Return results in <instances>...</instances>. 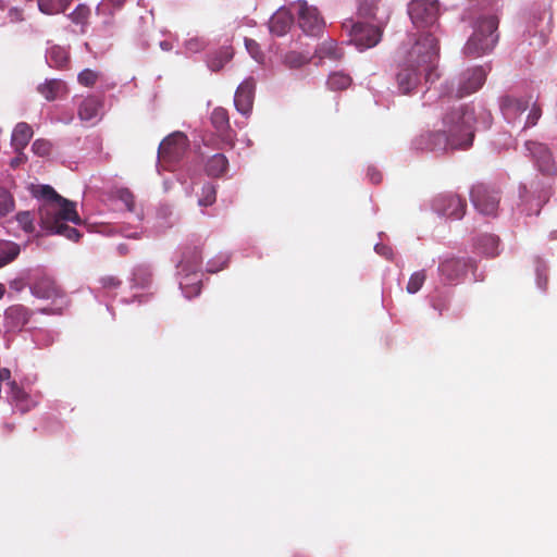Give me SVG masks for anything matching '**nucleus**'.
Masks as SVG:
<instances>
[{
	"mask_svg": "<svg viewBox=\"0 0 557 557\" xmlns=\"http://www.w3.org/2000/svg\"><path fill=\"white\" fill-rule=\"evenodd\" d=\"M432 209L438 215L458 220L465 214L466 203L457 195L445 194L433 199Z\"/></svg>",
	"mask_w": 557,
	"mask_h": 557,
	"instance_id": "obj_14",
	"label": "nucleus"
},
{
	"mask_svg": "<svg viewBox=\"0 0 557 557\" xmlns=\"http://www.w3.org/2000/svg\"><path fill=\"white\" fill-rule=\"evenodd\" d=\"M425 278H426V275L423 270L414 272L408 281V284L406 287L407 292L409 294L418 293L421 289L422 285L424 284Z\"/></svg>",
	"mask_w": 557,
	"mask_h": 557,
	"instance_id": "obj_37",
	"label": "nucleus"
},
{
	"mask_svg": "<svg viewBox=\"0 0 557 557\" xmlns=\"http://www.w3.org/2000/svg\"><path fill=\"white\" fill-rule=\"evenodd\" d=\"M519 196L522 201H528V189L525 186H521L519 190Z\"/></svg>",
	"mask_w": 557,
	"mask_h": 557,
	"instance_id": "obj_55",
	"label": "nucleus"
},
{
	"mask_svg": "<svg viewBox=\"0 0 557 557\" xmlns=\"http://www.w3.org/2000/svg\"><path fill=\"white\" fill-rule=\"evenodd\" d=\"M69 53L65 48L52 46L48 49L46 60L51 67H62L66 64Z\"/></svg>",
	"mask_w": 557,
	"mask_h": 557,
	"instance_id": "obj_28",
	"label": "nucleus"
},
{
	"mask_svg": "<svg viewBox=\"0 0 557 557\" xmlns=\"http://www.w3.org/2000/svg\"><path fill=\"white\" fill-rule=\"evenodd\" d=\"M10 376H11L10 370H8L5 368L0 369V382L8 381V383H11ZM8 385L10 386V384H8Z\"/></svg>",
	"mask_w": 557,
	"mask_h": 557,
	"instance_id": "obj_53",
	"label": "nucleus"
},
{
	"mask_svg": "<svg viewBox=\"0 0 557 557\" xmlns=\"http://www.w3.org/2000/svg\"><path fill=\"white\" fill-rule=\"evenodd\" d=\"M368 176H369L370 181L375 184L380 183L381 178H382L381 173L379 171H376L375 169H369Z\"/></svg>",
	"mask_w": 557,
	"mask_h": 557,
	"instance_id": "obj_50",
	"label": "nucleus"
},
{
	"mask_svg": "<svg viewBox=\"0 0 557 557\" xmlns=\"http://www.w3.org/2000/svg\"><path fill=\"white\" fill-rule=\"evenodd\" d=\"M16 221L22 226V228L27 233L33 232L35 228L33 224V218L28 211H22L17 213Z\"/></svg>",
	"mask_w": 557,
	"mask_h": 557,
	"instance_id": "obj_42",
	"label": "nucleus"
},
{
	"mask_svg": "<svg viewBox=\"0 0 557 557\" xmlns=\"http://www.w3.org/2000/svg\"><path fill=\"white\" fill-rule=\"evenodd\" d=\"M30 311L23 305H13L4 312V324L10 331L21 330L28 323Z\"/></svg>",
	"mask_w": 557,
	"mask_h": 557,
	"instance_id": "obj_17",
	"label": "nucleus"
},
{
	"mask_svg": "<svg viewBox=\"0 0 557 557\" xmlns=\"http://www.w3.org/2000/svg\"><path fill=\"white\" fill-rule=\"evenodd\" d=\"M544 272H545V265L542 263H539L536 265V284H537L539 288H541L542 290H544L546 287V276H544Z\"/></svg>",
	"mask_w": 557,
	"mask_h": 557,
	"instance_id": "obj_47",
	"label": "nucleus"
},
{
	"mask_svg": "<svg viewBox=\"0 0 557 557\" xmlns=\"http://www.w3.org/2000/svg\"><path fill=\"white\" fill-rule=\"evenodd\" d=\"M101 102L98 98L89 96L83 99L78 106V116L81 121L96 124L100 120Z\"/></svg>",
	"mask_w": 557,
	"mask_h": 557,
	"instance_id": "obj_18",
	"label": "nucleus"
},
{
	"mask_svg": "<svg viewBox=\"0 0 557 557\" xmlns=\"http://www.w3.org/2000/svg\"><path fill=\"white\" fill-rule=\"evenodd\" d=\"M233 57V51L230 47L221 49L213 57L209 58L207 63L211 71L221 70Z\"/></svg>",
	"mask_w": 557,
	"mask_h": 557,
	"instance_id": "obj_30",
	"label": "nucleus"
},
{
	"mask_svg": "<svg viewBox=\"0 0 557 557\" xmlns=\"http://www.w3.org/2000/svg\"><path fill=\"white\" fill-rule=\"evenodd\" d=\"M382 36V30L377 26L356 23L351 27L350 41L359 51H364L376 46Z\"/></svg>",
	"mask_w": 557,
	"mask_h": 557,
	"instance_id": "obj_12",
	"label": "nucleus"
},
{
	"mask_svg": "<svg viewBox=\"0 0 557 557\" xmlns=\"http://www.w3.org/2000/svg\"><path fill=\"white\" fill-rule=\"evenodd\" d=\"M33 195L40 201L38 213L41 227L50 234L62 235L65 238L76 242L81 234L66 222L81 223L75 205L61 197L49 185L34 187Z\"/></svg>",
	"mask_w": 557,
	"mask_h": 557,
	"instance_id": "obj_3",
	"label": "nucleus"
},
{
	"mask_svg": "<svg viewBox=\"0 0 557 557\" xmlns=\"http://www.w3.org/2000/svg\"><path fill=\"white\" fill-rule=\"evenodd\" d=\"M10 384V399L14 407L21 412H26L34 408L39 401L38 394H30L18 387L15 383Z\"/></svg>",
	"mask_w": 557,
	"mask_h": 557,
	"instance_id": "obj_16",
	"label": "nucleus"
},
{
	"mask_svg": "<svg viewBox=\"0 0 557 557\" xmlns=\"http://www.w3.org/2000/svg\"><path fill=\"white\" fill-rule=\"evenodd\" d=\"M97 73L89 69L82 71L77 77L78 82L86 87L92 86L97 82Z\"/></svg>",
	"mask_w": 557,
	"mask_h": 557,
	"instance_id": "obj_44",
	"label": "nucleus"
},
{
	"mask_svg": "<svg viewBox=\"0 0 557 557\" xmlns=\"http://www.w3.org/2000/svg\"><path fill=\"white\" fill-rule=\"evenodd\" d=\"M476 245L478 249L486 256L494 257L498 253V238L494 235H483Z\"/></svg>",
	"mask_w": 557,
	"mask_h": 557,
	"instance_id": "obj_31",
	"label": "nucleus"
},
{
	"mask_svg": "<svg viewBox=\"0 0 557 557\" xmlns=\"http://www.w3.org/2000/svg\"><path fill=\"white\" fill-rule=\"evenodd\" d=\"M8 15L11 22H21L24 20L23 11L15 7L9 10Z\"/></svg>",
	"mask_w": 557,
	"mask_h": 557,
	"instance_id": "obj_48",
	"label": "nucleus"
},
{
	"mask_svg": "<svg viewBox=\"0 0 557 557\" xmlns=\"http://www.w3.org/2000/svg\"><path fill=\"white\" fill-rule=\"evenodd\" d=\"M255 81L249 77L242 82L234 96V104L239 113L248 115L251 112L255 98Z\"/></svg>",
	"mask_w": 557,
	"mask_h": 557,
	"instance_id": "obj_15",
	"label": "nucleus"
},
{
	"mask_svg": "<svg viewBox=\"0 0 557 557\" xmlns=\"http://www.w3.org/2000/svg\"><path fill=\"white\" fill-rule=\"evenodd\" d=\"M126 0H102L96 8L98 15L110 16L113 12L120 9Z\"/></svg>",
	"mask_w": 557,
	"mask_h": 557,
	"instance_id": "obj_35",
	"label": "nucleus"
},
{
	"mask_svg": "<svg viewBox=\"0 0 557 557\" xmlns=\"http://www.w3.org/2000/svg\"><path fill=\"white\" fill-rule=\"evenodd\" d=\"M351 84L349 75L343 72H334L329 76L327 85L333 90H342Z\"/></svg>",
	"mask_w": 557,
	"mask_h": 557,
	"instance_id": "obj_33",
	"label": "nucleus"
},
{
	"mask_svg": "<svg viewBox=\"0 0 557 557\" xmlns=\"http://www.w3.org/2000/svg\"><path fill=\"white\" fill-rule=\"evenodd\" d=\"M135 216H136L137 220H140L139 213H136Z\"/></svg>",
	"mask_w": 557,
	"mask_h": 557,
	"instance_id": "obj_59",
	"label": "nucleus"
},
{
	"mask_svg": "<svg viewBox=\"0 0 557 557\" xmlns=\"http://www.w3.org/2000/svg\"><path fill=\"white\" fill-rule=\"evenodd\" d=\"M488 72L487 66H473L465 70L453 83V92L457 97H465L478 91L484 85Z\"/></svg>",
	"mask_w": 557,
	"mask_h": 557,
	"instance_id": "obj_8",
	"label": "nucleus"
},
{
	"mask_svg": "<svg viewBox=\"0 0 557 557\" xmlns=\"http://www.w3.org/2000/svg\"><path fill=\"white\" fill-rule=\"evenodd\" d=\"M211 122L216 131H225L228 127V115L226 110L223 108H215L211 113Z\"/></svg>",
	"mask_w": 557,
	"mask_h": 557,
	"instance_id": "obj_34",
	"label": "nucleus"
},
{
	"mask_svg": "<svg viewBox=\"0 0 557 557\" xmlns=\"http://www.w3.org/2000/svg\"><path fill=\"white\" fill-rule=\"evenodd\" d=\"M525 151L533 159L536 168L543 174L552 175L557 172L555 160L549 148L542 143L529 140L524 144Z\"/></svg>",
	"mask_w": 557,
	"mask_h": 557,
	"instance_id": "obj_11",
	"label": "nucleus"
},
{
	"mask_svg": "<svg viewBox=\"0 0 557 557\" xmlns=\"http://www.w3.org/2000/svg\"><path fill=\"white\" fill-rule=\"evenodd\" d=\"M206 45L205 39L198 36L190 37L184 42L187 53H198L205 49Z\"/></svg>",
	"mask_w": 557,
	"mask_h": 557,
	"instance_id": "obj_39",
	"label": "nucleus"
},
{
	"mask_svg": "<svg viewBox=\"0 0 557 557\" xmlns=\"http://www.w3.org/2000/svg\"><path fill=\"white\" fill-rule=\"evenodd\" d=\"M20 253L18 245L12 242L0 240V268L12 262Z\"/></svg>",
	"mask_w": 557,
	"mask_h": 557,
	"instance_id": "obj_29",
	"label": "nucleus"
},
{
	"mask_svg": "<svg viewBox=\"0 0 557 557\" xmlns=\"http://www.w3.org/2000/svg\"><path fill=\"white\" fill-rule=\"evenodd\" d=\"M18 156L11 161L12 166H17L21 162L25 160V156L21 152H17Z\"/></svg>",
	"mask_w": 557,
	"mask_h": 557,
	"instance_id": "obj_54",
	"label": "nucleus"
},
{
	"mask_svg": "<svg viewBox=\"0 0 557 557\" xmlns=\"http://www.w3.org/2000/svg\"><path fill=\"white\" fill-rule=\"evenodd\" d=\"M474 123L473 107L459 104L444 114L442 128L421 134L414 140V146L417 149L431 151L468 148L474 137Z\"/></svg>",
	"mask_w": 557,
	"mask_h": 557,
	"instance_id": "obj_1",
	"label": "nucleus"
},
{
	"mask_svg": "<svg viewBox=\"0 0 557 557\" xmlns=\"http://www.w3.org/2000/svg\"><path fill=\"white\" fill-rule=\"evenodd\" d=\"M502 114L508 124L521 125V116L528 112L522 129L536 125L542 115L541 108L536 104L532 95H506L499 100Z\"/></svg>",
	"mask_w": 557,
	"mask_h": 557,
	"instance_id": "obj_4",
	"label": "nucleus"
},
{
	"mask_svg": "<svg viewBox=\"0 0 557 557\" xmlns=\"http://www.w3.org/2000/svg\"><path fill=\"white\" fill-rule=\"evenodd\" d=\"M32 294L40 299L63 298L55 283L50 278H40L32 286Z\"/></svg>",
	"mask_w": 557,
	"mask_h": 557,
	"instance_id": "obj_20",
	"label": "nucleus"
},
{
	"mask_svg": "<svg viewBox=\"0 0 557 557\" xmlns=\"http://www.w3.org/2000/svg\"><path fill=\"white\" fill-rule=\"evenodd\" d=\"M467 263L461 259L448 258L440 263L438 271L447 281L457 280L466 271Z\"/></svg>",
	"mask_w": 557,
	"mask_h": 557,
	"instance_id": "obj_21",
	"label": "nucleus"
},
{
	"mask_svg": "<svg viewBox=\"0 0 557 557\" xmlns=\"http://www.w3.org/2000/svg\"><path fill=\"white\" fill-rule=\"evenodd\" d=\"M201 252L198 247H187L183 250L176 264L178 284L182 293L188 299L199 295L201 290Z\"/></svg>",
	"mask_w": 557,
	"mask_h": 557,
	"instance_id": "obj_5",
	"label": "nucleus"
},
{
	"mask_svg": "<svg viewBox=\"0 0 557 557\" xmlns=\"http://www.w3.org/2000/svg\"><path fill=\"white\" fill-rule=\"evenodd\" d=\"M159 47L162 51H171L173 49V42L169 39L161 40Z\"/></svg>",
	"mask_w": 557,
	"mask_h": 557,
	"instance_id": "obj_52",
	"label": "nucleus"
},
{
	"mask_svg": "<svg viewBox=\"0 0 557 557\" xmlns=\"http://www.w3.org/2000/svg\"><path fill=\"white\" fill-rule=\"evenodd\" d=\"M101 288L107 290L108 293L120 287L121 281L112 275L102 276L99 280Z\"/></svg>",
	"mask_w": 557,
	"mask_h": 557,
	"instance_id": "obj_46",
	"label": "nucleus"
},
{
	"mask_svg": "<svg viewBox=\"0 0 557 557\" xmlns=\"http://www.w3.org/2000/svg\"><path fill=\"white\" fill-rule=\"evenodd\" d=\"M440 13L437 0H412L408 7V14L412 24L422 32L417 38H424L428 34L434 35L433 29ZM436 38L435 36H433Z\"/></svg>",
	"mask_w": 557,
	"mask_h": 557,
	"instance_id": "obj_7",
	"label": "nucleus"
},
{
	"mask_svg": "<svg viewBox=\"0 0 557 557\" xmlns=\"http://www.w3.org/2000/svg\"><path fill=\"white\" fill-rule=\"evenodd\" d=\"M216 199V188L212 184H206L202 187L201 196L198 199V205L200 207H208L215 202Z\"/></svg>",
	"mask_w": 557,
	"mask_h": 557,
	"instance_id": "obj_36",
	"label": "nucleus"
},
{
	"mask_svg": "<svg viewBox=\"0 0 557 557\" xmlns=\"http://www.w3.org/2000/svg\"><path fill=\"white\" fill-rule=\"evenodd\" d=\"M188 147V139L185 134L175 132L169 135L160 144L158 159L162 166H170L181 160Z\"/></svg>",
	"mask_w": 557,
	"mask_h": 557,
	"instance_id": "obj_10",
	"label": "nucleus"
},
{
	"mask_svg": "<svg viewBox=\"0 0 557 557\" xmlns=\"http://www.w3.org/2000/svg\"><path fill=\"white\" fill-rule=\"evenodd\" d=\"M290 8L296 12L298 26L305 34L318 36L322 32L324 21L315 7L305 0H298Z\"/></svg>",
	"mask_w": 557,
	"mask_h": 557,
	"instance_id": "obj_9",
	"label": "nucleus"
},
{
	"mask_svg": "<svg viewBox=\"0 0 557 557\" xmlns=\"http://www.w3.org/2000/svg\"><path fill=\"white\" fill-rule=\"evenodd\" d=\"M132 288L145 289L152 284V272L146 264L136 265L132 271Z\"/></svg>",
	"mask_w": 557,
	"mask_h": 557,
	"instance_id": "obj_23",
	"label": "nucleus"
},
{
	"mask_svg": "<svg viewBox=\"0 0 557 557\" xmlns=\"http://www.w3.org/2000/svg\"><path fill=\"white\" fill-rule=\"evenodd\" d=\"M437 39L432 34L424 38H414L396 74L398 90L401 94L411 92L421 83L422 77L428 82L433 81L437 76Z\"/></svg>",
	"mask_w": 557,
	"mask_h": 557,
	"instance_id": "obj_2",
	"label": "nucleus"
},
{
	"mask_svg": "<svg viewBox=\"0 0 557 557\" xmlns=\"http://www.w3.org/2000/svg\"><path fill=\"white\" fill-rule=\"evenodd\" d=\"M164 210L166 211V213H169L170 215L172 214V211L169 207H165Z\"/></svg>",
	"mask_w": 557,
	"mask_h": 557,
	"instance_id": "obj_58",
	"label": "nucleus"
},
{
	"mask_svg": "<svg viewBox=\"0 0 557 557\" xmlns=\"http://www.w3.org/2000/svg\"><path fill=\"white\" fill-rule=\"evenodd\" d=\"M311 57L308 53L290 51L284 57V64L290 69H299L309 63Z\"/></svg>",
	"mask_w": 557,
	"mask_h": 557,
	"instance_id": "obj_32",
	"label": "nucleus"
},
{
	"mask_svg": "<svg viewBox=\"0 0 557 557\" xmlns=\"http://www.w3.org/2000/svg\"><path fill=\"white\" fill-rule=\"evenodd\" d=\"M33 136L32 127L24 122L16 124L12 132L11 145L15 152H21L28 145Z\"/></svg>",
	"mask_w": 557,
	"mask_h": 557,
	"instance_id": "obj_22",
	"label": "nucleus"
},
{
	"mask_svg": "<svg viewBox=\"0 0 557 557\" xmlns=\"http://www.w3.org/2000/svg\"><path fill=\"white\" fill-rule=\"evenodd\" d=\"M117 249H119V251H120L122 255L126 253V247H125V245H123V244L119 245V246H117Z\"/></svg>",
	"mask_w": 557,
	"mask_h": 557,
	"instance_id": "obj_56",
	"label": "nucleus"
},
{
	"mask_svg": "<svg viewBox=\"0 0 557 557\" xmlns=\"http://www.w3.org/2000/svg\"><path fill=\"white\" fill-rule=\"evenodd\" d=\"M65 88L61 79H47L38 86V91L49 101L54 100Z\"/></svg>",
	"mask_w": 557,
	"mask_h": 557,
	"instance_id": "obj_26",
	"label": "nucleus"
},
{
	"mask_svg": "<svg viewBox=\"0 0 557 557\" xmlns=\"http://www.w3.org/2000/svg\"><path fill=\"white\" fill-rule=\"evenodd\" d=\"M228 262V257L225 255H220L216 258L210 260L207 264V271L211 273H215L222 270Z\"/></svg>",
	"mask_w": 557,
	"mask_h": 557,
	"instance_id": "obj_43",
	"label": "nucleus"
},
{
	"mask_svg": "<svg viewBox=\"0 0 557 557\" xmlns=\"http://www.w3.org/2000/svg\"><path fill=\"white\" fill-rule=\"evenodd\" d=\"M471 201L475 209L484 215H494L497 212L499 197L494 190L483 185L473 186L470 193Z\"/></svg>",
	"mask_w": 557,
	"mask_h": 557,
	"instance_id": "obj_13",
	"label": "nucleus"
},
{
	"mask_svg": "<svg viewBox=\"0 0 557 557\" xmlns=\"http://www.w3.org/2000/svg\"><path fill=\"white\" fill-rule=\"evenodd\" d=\"M245 47L253 60H256L258 63L263 62V53L261 52L260 47L256 40L245 38Z\"/></svg>",
	"mask_w": 557,
	"mask_h": 557,
	"instance_id": "obj_40",
	"label": "nucleus"
},
{
	"mask_svg": "<svg viewBox=\"0 0 557 557\" xmlns=\"http://www.w3.org/2000/svg\"><path fill=\"white\" fill-rule=\"evenodd\" d=\"M317 55L320 59L338 60L342 58V49L337 47V44L333 39L324 40L319 48L315 50Z\"/></svg>",
	"mask_w": 557,
	"mask_h": 557,
	"instance_id": "obj_27",
	"label": "nucleus"
},
{
	"mask_svg": "<svg viewBox=\"0 0 557 557\" xmlns=\"http://www.w3.org/2000/svg\"><path fill=\"white\" fill-rule=\"evenodd\" d=\"M51 143L46 139H36L32 145V150L35 154L45 157L51 151Z\"/></svg>",
	"mask_w": 557,
	"mask_h": 557,
	"instance_id": "obj_41",
	"label": "nucleus"
},
{
	"mask_svg": "<svg viewBox=\"0 0 557 557\" xmlns=\"http://www.w3.org/2000/svg\"><path fill=\"white\" fill-rule=\"evenodd\" d=\"M374 249L379 255L384 256L385 258H391L392 256L391 248L385 245L376 244Z\"/></svg>",
	"mask_w": 557,
	"mask_h": 557,
	"instance_id": "obj_49",
	"label": "nucleus"
},
{
	"mask_svg": "<svg viewBox=\"0 0 557 557\" xmlns=\"http://www.w3.org/2000/svg\"><path fill=\"white\" fill-rule=\"evenodd\" d=\"M227 165L226 157L222 153H216L207 161L206 171L208 175L218 177L225 173Z\"/></svg>",
	"mask_w": 557,
	"mask_h": 557,
	"instance_id": "obj_24",
	"label": "nucleus"
},
{
	"mask_svg": "<svg viewBox=\"0 0 557 557\" xmlns=\"http://www.w3.org/2000/svg\"><path fill=\"white\" fill-rule=\"evenodd\" d=\"M122 233L125 237L137 238L139 236V234L141 233V230L136 227L134 231H131V230L124 227V228H122Z\"/></svg>",
	"mask_w": 557,
	"mask_h": 557,
	"instance_id": "obj_51",
	"label": "nucleus"
},
{
	"mask_svg": "<svg viewBox=\"0 0 557 557\" xmlns=\"http://www.w3.org/2000/svg\"><path fill=\"white\" fill-rule=\"evenodd\" d=\"M117 197L125 208L132 213L135 207L133 194L127 189H121L117 191Z\"/></svg>",
	"mask_w": 557,
	"mask_h": 557,
	"instance_id": "obj_45",
	"label": "nucleus"
},
{
	"mask_svg": "<svg viewBox=\"0 0 557 557\" xmlns=\"http://www.w3.org/2000/svg\"><path fill=\"white\" fill-rule=\"evenodd\" d=\"M293 16L288 9L280 8L270 18L269 29L276 36H284L290 28Z\"/></svg>",
	"mask_w": 557,
	"mask_h": 557,
	"instance_id": "obj_19",
	"label": "nucleus"
},
{
	"mask_svg": "<svg viewBox=\"0 0 557 557\" xmlns=\"http://www.w3.org/2000/svg\"><path fill=\"white\" fill-rule=\"evenodd\" d=\"M498 21L495 16H482L473 26V33L465 45L463 52L468 57L479 58L486 53H490L497 40L498 35L496 33Z\"/></svg>",
	"mask_w": 557,
	"mask_h": 557,
	"instance_id": "obj_6",
	"label": "nucleus"
},
{
	"mask_svg": "<svg viewBox=\"0 0 557 557\" xmlns=\"http://www.w3.org/2000/svg\"><path fill=\"white\" fill-rule=\"evenodd\" d=\"M14 209L12 196L3 188H0V218L7 215Z\"/></svg>",
	"mask_w": 557,
	"mask_h": 557,
	"instance_id": "obj_38",
	"label": "nucleus"
},
{
	"mask_svg": "<svg viewBox=\"0 0 557 557\" xmlns=\"http://www.w3.org/2000/svg\"><path fill=\"white\" fill-rule=\"evenodd\" d=\"M89 16V7L84 3H81L67 15V18L75 25L81 26V32L85 33L88 25Z\"/></svg>",
	"mask_w": 557,
	"mask_h": 557,
	"instance_id": "obj_25",
	"label": "nucleus"
},
{
	"mask_svg": "<svg viewBox=\"0 0 557 557\" xmlns=\"http://www.w3.org/2000/svg\"><path fill=\"white\" fill-rule=\"evenodd\" d=\"M4 292H5V287L3 284L0 283V299L3 297Z\"/></svg>",
	"mask_w": 557,
	"mask_h": 557,
	"instance_id": "obj_57",
	"label": "nucleus"
}]
</instances>
